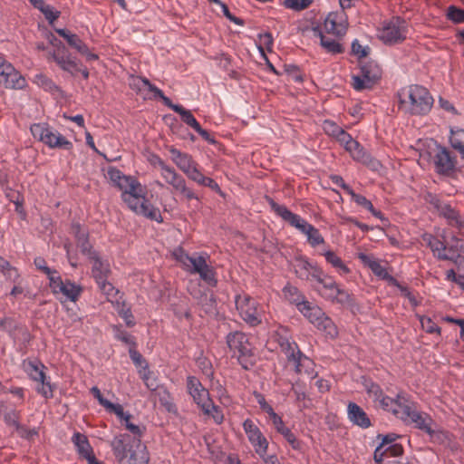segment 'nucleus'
I'll list each match as a JSON object with an SVG mask.
<instances>
[{
	"label": "nucleus",
	"mask_w": 464,
	"mask_h": 464,
	"mask_svg": "<svg viewBox=\"0 0 464 464\" xmlns=\"http://www.w3.org/2000/svg\"><path fill=\"white\" fill-rule=\"evenodd\" d=\"M397 96L401 106H406V99H409L408 111L412 115H426L430 111L434 102L429 90L419 84L401 89Z\"/></svg>",
	"instance_id": "obj_1"
},
{
	"label": "nucleus",
	"mask_w": 464,
	"mask_h": 464,
	"mask_svg": "<svg viewBox=\"0 0 464 464\" xmlns=\"http://www.w3.org/2000/svg\"><path fill=\"white\" fill-rule=\"evenodd\" d=\"M177 113L179 114L181 121L188 126L191 127L195 130L199 128L200 124L198 122L189 110H187L182 106L181 108H179V111Z\"/></svg>",
	"instance_id": "obj_47"
},
{
	"label": "nucleus",
	"mask_w": 464,
	"mask_h": 464,
	"mask_svg": "<svg viewBox=\"0 0 464 464\" xmlns=\"http://www.w3.org/2000/svg\"><path fill=\"white\" fill-rule=\"evenodd\" d=\"M314 268H318L317 266H313L308 260L304 257H298L295 259V274L301 279L308 280L310 276L312 277V273L314 272Z\"/></svg>",
	"instance_id": "obj_31"
},
{
	"label": "nucleus",
	"mask_w": 464,
	"mask_h": 464,
	"mask_svg": "<svg viewBox=\"0 0 464 464\" xmlns=\"http://www.w3.org/2000/svg\"><path fill=\"white\" fill-rule=\"evenodd\" d=\"M298 310L319 330H324L329 334H333V332L336 333L333 321L319 306L306 301Z\"/></svg>",
	"instance_id": "obj_6"
},
{
	"label": "nucleus",
	"mask_w": 464,
	"mask_h": 464,
	"mask_svg": "<svg viewBox=\"0 0 464 464\" xmlns=\"http://www.w3.org/2000/svg\"><path fill=\"white\" fill-rule=\"evenodd\" d=\"M24 369L29 375V377L35 382H43L45 379V373L44 369L45 366L38 361H24Z\"/></svg>",
	"instance_id": "obj_25"
},
{
	"label": "nucleus",
	"mask_w": 464,
	"mask_h": 464,
	"mask_svg": "<svg viewBox=\"0 0 464 464\" xmlns=\"http://www.w3.org/2000/svg\"><path fill=\"white\" fill-rule=\"evenodd\" d=\"M57 271L53 270L52 274L47 275L49 279V286L52 289V292L56 295L61 292L60 288H62L63 285V281L60 276L57 275Z\"/></svg>",
	"instance_id": "obj_54"
},
{
	"label": "nucleus",
	"mask_w": 464,
	"mask_h": 464,
	"mask_svg": "<svg viewBox=\"0 0 464 464\" xmlns=\"http://www.w3.org/2000/svg\"><path fill=\"white\" fill-rule=\"evenodd\" d=\"M303 233L307 236V240L312 246H316L324 243V239L319 230L311 224L306 226V228Z\"/></svg>",
	"instance_id": "obj_41"
},
{
	"label": "nucleus",
	"mask_w": 464,
	"mask_h": 464,
	"mask_svg": "<svg viewBox=\"0 0 464 464\" xmlns=\"http://www.w3.org/2000/svg\"><path fill=\"white\" fill-rule=\"evenodd\" d=\"M258 38L260 40V45L258 46V49L261 53H265L264 48H266L268 52H271L274 44L272 34L268 32L265 34H259Z\"/></svg>",
	"instance_id": "obj_56"
},
{
	"label": "nucleus",
	"mask_w": 464,
	"mask_h": 464,
	"mask_svg": "<svg viewBox=\"0 0 464 464\" xmlns=\"http://www.w3.org/2000/svg\"><path fill=\"white\" fill-rule=\"evenodd\" d=\"M324 130L329 136L336 137L342 128L333 121L325 120L323 123Z\"/></svg>",
	"instance_id": "obj_64"
},
{
	"label": "nucleus",
	"mask_w": 464,
	"mask_h": 464,
	"mask_svg": "<svg viewBox=\"0 0 464 464\" xmlns=\"http://www.w3.org/2000/svg\"><path fill=\"white\" fill-rule=\"evenodd\" d=\"M134 441H137V438H131V435L127 433L114 437L111 441L110 445L119 464L124 460L125 457L131 451Z\"/></svg>",
	"instance_id": "obj_17"
},
{
	"label": "nucleus",
	"mask_w": 464,
	"mask_h": 464,
	"mask_svg": "<svg viewBox=\"0 0 464 464\" xmlns=\"http://www.w3.org/2000/svg\"><path fill=\"white\" fill-rule=\"evenodd\" d=\"M33 136L48 147L70 150L72 143L58 131H53L47 124L38 123L31 127Z\"/></svg>",
	"instance_id": "obj_4"
},
{
	"label": "nucleus",
	"mask_w": 464,
	"mask_h": 464,
	"mask_svg": "<svg viewBox=\"0 0 464 464\" xmlns=\"http://www.w3.org/2000/svg\"><path fill=\"white\" fill-rule=\"evenodd\" d=\"M346 14L343 11L331 12L324 22V27L328 34L343 36L347 30Z\"/></svg>",
	"instance_id": "obj_16"
},
{
	"label": "nucleus",
	"mask_w": 464,
	"mask_h": 464,
	"mask_svg": "<svg viewBox=\"0 0 464 464\" xmlns=\"http://www.w3.org/2000/svg\"><path fill=\"white\" fill-rule=\"evenodd\" d=\"M438 212L448 220V224L450 226L464 227V225L460 223V215L459 211L453 208L450 205L444 204Z\"/></svg>",
	"instance_id": "obj_33"
},
{
	"label": "nucleus",
	"mask_w": 464,
	"mask_h": 464,
	"mask_svg": "<svg viewBox=\"0 0 464 464\" xmlns=\"http://www.w3.org/2000/svg\"><path fill=\"white\" fill-rule=\"evenodd\" d=\"M352 198L354 202H356L358 205L363 207L367 210H369L374 217L382 219L383 216L382 213L380 210H377L374 208L373 205L370 200H368L364 196L353 193Z\"/></svg>",
	"instance_id": "obj_40"
},
{
	"label": "nucleus",
	"mask_w": 464,
	"mask_h": 464,
	"mask_svg": "<svg viewBox=\"0 0 464 464\" xmlns=\"http://www.w3.org/2000/svg\"><path fill=\"white\" fill-rule=\"evenodd\" d=\"M360 74L352 76V86L355 91L372 89L382 78V71L372 60L359 62Z\"/></svg>",
	"instance_id": "obj_3"
},
{
	"label": "nucleus",
	"mask_w": 464,
	"mask_h": 464,
	"mask_svg": "<svg viewBox=\"0 0 464 464\" xmlns=\"http://www.w3.org/2000/svg\"><path fill=\"white\" fill-rule=\"evenodd\" d=\"M141 379L143 380L146 387L151 392L160 386L157 383V379L153 377V372L148 369L141 374Z\"/></svg>",
	"instance_id": "obj_60"
},
{
	"label": "nucleus",
	"mask_w": 464,
	"mask_h": 464,
	"mask_svg": "<svg viewBox=\"0 0 464 464\" xmlns=\"http://www.w3.org/2000/svg\"><path fill=\"white\" fill-rule=\"evenodd\" d=\"M355 144L357 146L351 144V146L346 150L351 153L353 160L372 167H376L380 164L379 161L374 160L357 140H355Z\"/></svg>",
	"instance_id": "obj_23"
},
{
	"label": "nucleus",
	"mask_w": 464,
	"mask_h": 464,
	"mask_svg": "<svg viewBox=\"0 0 464 464\" xmlns=\"http://www.w3.org/2000/svg\"><path fill=\"white\" fill-rule=\"evenodd\" d=\"M393 414L406 424H414L415 428L426 432L430 436H432L435 432L432 429V424L434 422L430 415L412 410L411 407L407 404L402 407V411L394 409Z\"/></svg>",
	"instance_id": "obj_5"
},
{
	"label": "nucleus",
	"mask_w": 464,
	"mask_h": 464,
	"mask_svg": "<svg viewBox=\"0 0 464 464\" xmlns=\"http://www.w3.org/2000/svg\"><path fill=\"white\" fill-rule=\"evenodd\" d=\"M312 277L322 285L319 290H327L336 284L331 276L324 275L320 268H314V272L312 273Z\"/></svg>",
	"instance_id": "obj_43"
},
{
	"label": "nucleus",
	"mask_w": 464,
	"mask_h": 464,
	"mask_svg": "<svg viewBox=\"0 0 464 464\" xmlns=\"http://www.w3.org/2000/svg\"><path fill=\"white\" fill-rule=\"evenodd\" d=\"M66 42L72 48L84 55L87 61L98 60V55L90 52L88 46L76 34L72 33L66 39Z\"/></svg>",
	"instance_id": "obj_24"
},
{
	"label": "nucleus",
	"mask_w": 464,
	"mask_h": 464,
	"mask_svg": "<svg viewBox=\"0 0 464 464\" xmlns=\"http://www.w3.org/2000/svg\"><path fill=\"white\" fill-rule=\"evenodd\" d=\"M39 11L41 13L44 14L45 19L50 23V24H53V21H55L56 19L59 18L61 13L60 11H54L53 8L49 5H46L44 4L40 9Z\"/></svg>",
	"instance_id": "obj_58"
},
{
	"label": "nucleus",
	"mask_w": 464,
	"mask_h": 464,
	"mask_svg": "<svg viewBox=\"0 0 464 464\" xmlns=\"http://www.w3.org/2000/svg\"><path fill=\"white\" fill-rule=\"evenodd\" d=\"M348 418L354 425L367 429L372 425L367 413L355 402H349L347 406Z\"/></svg>",
	"instance_id": "obj_20"
},
{
	"label": "nucleus",
	"mask_w": 464,
	"mask_h": 464,
	"mask_svg": "<svg viewBox=\"0 0 464 464\" xmlns=\"http://www.w3.org/2000/svg\"><path fill=\"white\" fill-rule=\"evenodd\" d=\"M421 238L433 253H444V251L447 249V246L444 242L439 240L436 237L430 233H424Z\"/></svg>",
	"instance_id": "obj_37"
},
{
	"label": "nucleus",
	"mask_w": 464,
	"mask_h": 464,
	"mask_svg": "<svg viewBox=\"0 0 464 464\" xmlns=\"http://www.w3.org/2000/svg\"><path fill=\"white\" fill-rule=\"evenodd\" d=\"M450 143L460 154L461 159L464 160V130H458L456 131L451 130Z\"/></svg>",
	"instance_id": "obj_36"
},
{
	"label": "nucleus",
	"mask_w": 464,
	"mask_h": 464,
	"mask_svg": "<svg viewBox=\"0 0 464 464\" xmlns=\"http://www.w3.org/2000/svg\"><path fill=\"white\" fill-rule=\"evenodd\" d=\"M136 214L141 215L150 220H155L158 223L163 222L160 209L150 204L145 197L143 198Z\"/></svg>",
	"instance_id": "obj_27"
},
{
	"label": "nucleus",
	"mask_w": 464,
	"mask_h": 464,
	"mask_svg": "<svg viewBox=\"0 0 464 464\" xmlns=\"http://www.w3.org/2000/svg\"><path fill=\"white\" fill-rule=\"evenodd\" d=\"M35 82L43 87L44 90L49 92H61V89L46 75L44 74H37L35 75Z\"/></svg>",
	"instance_id": "obj_48"
},
{
	"label": "nucleus",
	"mask_w": 464,
	"mask_h": 464,
	"mask_svg": "<svg viewBox=\"0 0 464 464\" xmlns=\"http://www.w3.org/2000/svg\"><path fill=\"white\" fill-rule=\"evenodd\" d=\"M130 357L136 366L143 367L144 370L148 369V363L143 356L136 350V347H130L129 350Z\"/></svg>",
	"instance_id": "obj_61"
},
{
	"label": "nucleus",
	"mask_w": 464,
	"mask_h": 464,
	"mask_svg": "<svg viewBox=\"0 0 464 464\" xmlns=\"http://www.w3.org/2000/svg\"><path fill=\"white\" fill-rule=\"evenodd\" d=\"M457 160L451 156L450 151L444 146H437V153L434 156L435 170L439 175L452 177L456 171Z\"/></svg>",
	"instance_id": "obj_12"
},
{
	"label": "nucleus",
	"mask_w": 464,
	"mask_h": 464,
	"mask_svg": "<svg viewBox=\"0 0 464 464\" xmlns=\"http://www.w3.org/2000/svg\"><path fill=\"white\" fill-rule=\"evenodd\" d=\"M100 290L107 295L108 299L115 297L119 291L107 279H102L97 283Z\"/></svg>",
	"instance_id": "obj_55"
},
{
	"label": "nucleus",
	"mask_w": 464,
	"mask_h": 464,
	"mask_svg": "<svg viewBox=\"0 0 464 464\" xmlns=\"http://www.w3.org/2000/svg\"><path fill=\"white\" fill-rule=\"evenodd\" d=\"M324 256L326 261L334 268L341 270L343 274L350 273V269L334 251L328 250L324 254Z\"/></svg>",
	"instance_id": "obj_42"
},
{
	"label": "nucleus",
	"mask_w": 464,
	"mask_h": 464,
	"mask_svg": "<svg viewBox=\"0 0 464 464\" xmlns=\"http://www.w3.org/2000/svg\"><path fill=\"white\" fill-rule=\"evenodd\" d=\"M273 211L281 217L285 222L289 223L292 227H295L299 231L304 232L308 226L304 218L299 215L291 212L285 206L277 204L272 198L266 197Z\"/></svg>",
	"instance_id": "obj_15"
},
{
	"label": "nucleus",
	"mask_w": 464,
	"mask_h": 464,
	"mask_svg": "<svg viewBox=\"0 0 464 464\" xmlns=\"http://www.w3.org/2000/svg\"><path fill=\"white\" fill-rule=\"evenodd\" d=\"M135 190V192L124 191L123 193H121V199L128 205L130 209L137 213L140 205L145 196L144 188L142 186L139 188V189Z\"/></svg>",
	"instance_id": "obj_26"
},
{
	"label": "nucleus",
	"mask_w": 464,
	"mask_h": 464,
	"mask_svg": "<svg viewBox=\"0 0 464 464\" xmlns=\"http://www.w3.org/2000/svg\"><path fill=\"white\" fill-rule=\"evenodd\" d=\"M227 344L244 370H251L256 363L257 357L247 335L242 332L229 333L226 337Z\"/></svg>",
	"instance_id": "obj_2"
},
{
	"label": "nucleus",
	"mask_w": 464,
	"mask_h": 464,
	"mask_svg": "<svg viewBox=\"0 0 464 464\" xmlns=\"http://www.w3.org/2000/svg\"><path fill=\"white\" fill-rule=\"evenodd\" d=\"M60 68L65 72H70L72 75H75L78 70H80L79 63L75 57L70 60H63V56L58 57V63Z\"/></svg>",
	"instance_id": "obj_46"
},
{
	"label": "nucleus",
	"mask_w": 464,
	"mask_h": 464,
	"mask_svg": "<svg viewBox=\"0 0 464 464\" xmlns=\"http://www.w3.org/2000/svg\"><path fill=\"white\" fill-rule=\"evenodd\" d=\"M41 387L37 388V392L44 396L45 399L53 397V386L50 382L46 381V378L43 382H39Z\"/></svg>",
	"instance_id": "obj_62"
},
{
	"label": "nucleus",
	"mask_w": 464,
	"mask_h": 464,
	"mask_svg": "<svg viewBox=\"0 0 464 464\" xmlns=\"http://www.w3.org/2000/svg\"><path fill=\"white\" fill-rule=\"evenodd\" d=\"M188 258L192 266L191 274H198L200 278L210 286L217 285L218 280L215 269L207 264L206 257L198 256L196 257L188 256Z\"/></svg>",
	"instance_id": "obj_14"
},
{
	"label": "nucleus",
	"mask_w": 464,
	"mask_h": 464,
	"mask_svg": "<svg viewBox=\"0 0 464 464\" xmlns=\"http://www.w3.org/2000/svg\"><path fill=\"white\" fill-rule=\"evenodd\" d=\"M187 388L193 401L198 404L203 412H208V408L212 406V400L209 392L203 387L199 380L195 376L187 378Z\"/></svg>",
	"instance_id": "obj_11"
},
{
	"label": "nucleus",
	"mask_w": 464,
	"mask_h": 464,
	"mask_svg": "<svg viewBox=\"0 0 464 464\" xmlns=\"http://www.w3.org/2000/svg\"><path fill=\"white\" fill-rule=\"evenodd\" d=\"M72 442L74 443L78 453L88 461H92L94 459V455L92 452V448L91 447L88 438L80 432H76L73 434L72 438Z\"/></svg>",
	"instance_id": "obj_22"
},
{
	"label": "nucleus",
	"mask_w": 464,
	"mask_h": 464,
	"mask_svg": "<svg viewBox=\"0 0 464 464\" xmlns=\"http://www.w3.org/2000/svg\"><path fill=\"white\" fill-rule=\"evenodd\" d=\"M115 187L121 189V193L124 191L135 192V189H139L141 184L135 178L124 175Z\"/></svg>",
	"instance_id": "obj_38"
},
{
	"label": "nucleus",
	"mask_w": 464,
	"mask_h": 464,
	"mask_svg": "<svg viewBox=\"0 0 464 464\" xmlns=\"http://www.w3.org/2000/svg\"><path fill=\"white\" fill-rule=\"evenodd\" d=\"M313 2L314 0H284L283 5L286 8L302 11L308 8Z\"/></svg>",
	"instance_id": "obj_50"
},
{
	"label": "nucleus",
	"mask_w": 464,
	"mask_h": 464,
	"mask_svg": "<svg viewBox=\"0 0 464 464\" xmlns=\"http://www.w3.org/2000/svg\"><path fill=\"white\" fill-rule=\"evenodd\" d=\"M243 428L247 435L248 440L254 446L256 452L263 458L267 451L268 441L266 437L262 434L259 428L255 425L252 420L246 419L243 422Z\"/></svg>",
	"instance_id": "obj_13"
},
{
	"label": "nucleus",
	"mask_w": 464,
	"mask_h": 464,
	"mask_svg": "<svg viewBox=\"0 0 464 464\" xmlns=\"http://www.w3.org/2000/svg\"><path fill=\"white\" fill-rule=\"evenodd\" d=\"M0 84L5 88L22 90L27 82L25 78L0 55Z\"/></svg>",
	"instance_id": "obj_8"
},
{
	"label": "nucleus",
	"mask_w": 464,
	"mask_h": 464,
	"mask_svg": "<svg viewBox=\"0 0 464 464\" xmlns=\"http://www.w3.org/2000/svg\"><path fill=\"white\" fill-rule=\"evenodd\" d=\"M280 349L282 353L285 354L287 361L294 359V356H296L298 351H300L297 343L294 341H288V343H286V344L282 346Z\"/></svg>",
	"instance_id": "obj_59"
},
{
	"label": "nucleus",
	"mask_w": 464,
	"mask_h": 464,
	"mask_svg": "<svg viewBox=\"0 0 464 464\" xmlns=\"http://www.w3.org/2000/svg\"><path fill=\"white\" fill-rule=\"evenodd\" d=\"M378 401L384 411H392V413L394 409L402 411V407L406 406L405 402L407 401V400L400 393L397 395L396 399L382 395V397Z\"/></svg>",
	"instance_id": "obj_30"
},
{
	"label": "nucleus",
	"mask_w": 464,
	"mask_h": 464,
	"mask_svg": "<svg viewBox=\"0 0 464 464\" xmlns=\"http://www.w3.org/2000/svg\"><path fill=\"white\" fill-rule=\"evenodd\" d=\"M333 303L346 305L351 308H353L356 305L353 295L348 293L346 290L341 288H339L338 291L336 292L335 298Z\"/></svg>",
	"instance_id": "obj_44"
},
{
	"label": "nucleus",
	"mask_w": 464,
	"mask_h": 464,
	"mask_svg": "<svg viewBox=\"0 0 464 464\" xmlns=\"http://www.w3.org/2000/svg\"><path fill=\"white\" fill-rule=\"evenodd\" d=\"M258 403L260 408L269 415L276 430L284 436L292 448L294 450H300V440L296 439L289 428L285 426L282 418L275 412L272 406L266 401L264 396L261 394H258Z\"/></svg>",
	"instance_id": "obj_7"
},
{
	"label": "nucleus",
	"mask_w": 464,
	"mask_h": 464,
	"mask_svg": "<svg viewBox=\"0 0 464 464\" xmlns=\"http://www.w3.org/2000/svg\"><path fill=\"white\" fill-rule=\"evenodd\" d=\"M89 260L92 263V274L95 282L98 283L102 279H108L111 272L110 264L107 261L102 260L99 254Z\"/></svg>",
	"instance_id": "obj_21"
},
{
	"label": "nucleus",
	"mask_w": 464,
	"mask_h": 464,
	"mask_svg": "<svg viewBox=\"0 0 464 464\" xmlns=\"http://www.w3.org/2000/svg\"><path fill=\"white\" fill-rule=\"evenodd\" d=\"M237 309L239 311L241 318L249 325L256 326L261 324V313L256 305V302L250 296L236 298Z\"/></svg>",
	"instance_id": "obj_10"
},
{
	"label": "nucleus",
	"mask_w": 464,
	"mask_h": 464,
	"mask_svg": "<svg viewBox=\"0 0 464 464\" xmlns=\"http://www.w3.org/2000/svg\"><path fill=\"white\" fill-rule=\"evenodd\" d=\"M437 258L440 260H450L454 262L459 268H462L464 270V257H462L459 254H458L456 256H449L445 253H439L436 255Z\"/></svg>",
	"instance_id": "obj_63"
},
{
	"label": "nucleus",
	"mask_w": 464,
	"mask_h": 464,
	"mask_svg": "<svg viewBox=\"0 0 464 464\" xmlns=\"http://www.w3.org/2000/svg\"><path fill=\"white\" fill-rule=\"evenodd\" d=\"M176 165L182 170L185 174H187L197 163L192 160L191 156L188 154H184L182 159H180Z\"/></svg>",
	"instance_id": "obj_57"
},
{
	"label": "nucleus",
	"mask_w": 464,
	"mask_h": 464,
	"mask_svg": "<svg viewBox=\"0 0 464 464\" xmlns=\"http://www.w3.org/2000/svg\"><path fill=\"white\" fill-rule=\"evenodd\" d=\"M288 362L295 364V371L298 374L302 373L306 362H311L310 359L301 351H298L296 356H294V359L288 360Z\"/></svg>",
	"instance_id": "obj_53"
},
{
	"label": "nucleus",
	"mask_w": 464,
	"mask_h": 464,
	"mask_svg": "<svg viewBox=\"0 0 464 464\" xmlns=\"http://www.w3.org/2000/svg\"><path fill=\"white\" fill-rule=\"evenodd\" d=\"M152 393L158 397L159 401L161 406H163L167 411L169 412H176L177 406L173 402L171 395L167 388L163 385H160L157 389H155Z\"/></svg>",
	"instance_id": "obj_29"
},
{
	"label": "nucleus",
	"mask_w": 464,
	"mask_h": 464,
	"mask_svg": "<svg viewBox=\"0 0 464 464\" xmlns=\"http://www.w3.org/2000/svg\"><path fill=\"white\" fill-rule=\"evenodd\" d=\"M60 290V293L65 295L70 301L76 302L83 289L80 285H76L71 280H65Z\"/></svg>",
	"instance_id": "obj_32"
},
{
	"label": "nucleus",
	"mask_w": 464,
	"mask_h": 464,
	"mask_svg": "<svg viewBox=\"0 0 464 464\" xmlns=\"http://www.w3.org/2000/svg\"><path fill=\"white\" fill-rule=\"evenodd\" d=\"M284 295L285 298L292 304H295L299 309L300 306L303 305V303H305L304 295L298 290L297 287L287 285L283 289Z\"/></svg>",
	"instance_id": "obj_34"
},
{
	"label": "nucleus",
	"mask_w": 464,
	"mask_h": 464,
	"mask_svg": "<svg viewBox=\"0 0 464 464\" xmlns=\"http://www.w3.org/2000/svg\"><path fill=\"white\" fill-rule=\"evenodd\" d=\"M77 247L80 248L81 253L87 256L88 259L92 257H95L99 253L95 251L89 242V237L86 238H82L78 243H76Z\"/></svg>",
	"instance_id": "obj_49"
},
{
	"label": "nucleus",
	"mask_w": 464,
	"mask_h": 464,
	"mask_svg": "<svg viewBox=\"0 0 464 464\" xmlns=\"http://www.w3.org/2000/svg\"><path fill=\"white\" fill-rule=\"evenodd\" d=\"M447 18L455 24L464 23V9L450 5L447 10Z\"/></svg>",
	"instance_id": "obj_52"
},
{
	"label": "nucleus",
	"mask_w": 464,
	"mask_h": 464,
	"mask_svg": "<svg viewBox=\"0 0 464 464\" xmlns=\"http://www.w3.org/2000/svg\"><path fill=\"white\" fill-rule=\"evenodd\" d=\"M362 384L368 395L373 398L374 401H378L381 399V397H382L383 392L378 383L372 382L370 379H365Z\"/></svg>",
	"instance_id": "obj_45"
},
{
	"label": "nucleus",
	"mask_w": 464,
	"mask_h": 464,
	"mask_svg": "<svg viewBox=\"0 0 464 464\" xmlns=\"http://www.w3.org/2000/svg\"><path fill=\"white\" fill-rule=\"evenodd\" d=\"M315 36L320 38L321 45L328 52L334 54L343 53L344 49L338 42L334 39L327 38L324 35L321 29L316 26L313 28Z\"/></svg>",
	"instance_id": "obj_28"
},
{
	"label": "nucleus",
	"mask_w": 464,
	"mask_h": 464,
	"mask_svg": "<svg viewBox=\"0 0 464 464\" xmlns=\"http://www.w3.org/2000/svg\"><path fill=\"white\" fill-rule=\"evenodd\" d=\"M406 22L395 17L385 24L380 32V39L386 44H396L406 38Z\"/></svg>",
	"instance_id": "obj_9"
},
{
	"label": "nucleus",
	"mask_w": 464,
	"mask_h": 464,
	"mask_svg": "<svg viewBox=\"0 0 464 464\" xmlns=\"http://www.w3.org/2000/svg\"><path fill=\"white\" fill-rule=\"evenodd\" d=\"M132 416L129 413L124 419L121 420L122 425L125 426V428L131 433V438H139L141 440L142 436L144 435L146 431L145 426H140L132 423L130 421V419Z\"/></svg>",
	"instance_id": "obj_39"
},
{
	"label": "nucleus",
	"mask_w": 464,
	"mask_h": 464,
	"mask_svg": "<svg viewBox=\"0 0 464 464\" xmlns=\"http://www.w3.org/2000/svg\"><path fill=\"white\" fill-rule=\"evenodd\" d=\"M150 454L147 447L137 438L132 444V450L120 464H149Z\"/></svg>",
	"instance_id": "obj_18"
},
{
	"label": "nucleus",
	"mask_w": 464,
	"mask_h": 464,
	"mask_svg": "<svg viewBox=\"0 0 464 464\" xmlns=\"http://www.w3.org/2000/svg\"><path fill=\"white\" fill-rule=\"evenodd\" d=\"M161 176L168 184L172 186L175 190H177L180 185L186 181L185 179L179 175L172 167L165 169Z\"/></svg>",
	"instance_id": "obj_35"
},
{
	"label": "nucleus",
	"mask_w": 464,
	"mask_h": 464,
	"mask_svg": "<svg viewBox=\"0 0 464 464\" xmlns=\"http://www.w3.org/2000/svg\"><path fill=\"white\" fill-rule=\"evenodd\" d=\"M351 49L352 54L357 56L359 62L367 57L371 52L369 46H362L357 39L352 43Z\"/></svg>",
	"instance_id": "obj_51"
},
{
	"label": "nucleus",
	"mask_w": 464,
	"mask_h": 464,
	"mask_svg": "<svg viewBox=\"0 0 464 464\" xmlns=\"http://www.w3.org/2000/svg\"><path fill=\"white\" fill-rule=\"evenodd\" d=\"M358 258L367 266L376 276L387 281L389 285H397V279L391 276L380 262L372 259V256L364 253H359Z\"/></svg>",
	"instance_id": "obj_19"
}]
</instances>
